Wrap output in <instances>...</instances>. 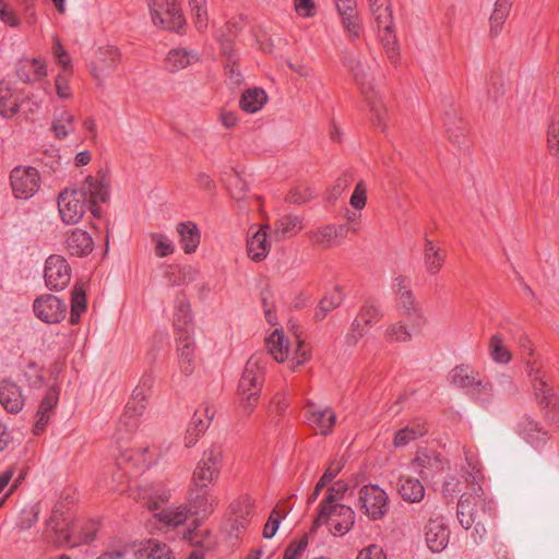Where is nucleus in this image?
<instances>
[{
	"instance_id": "41",
	"label": "nucleus",
	"mask_w": 559,
	"mask_h": 559,
	"mask_svg": "<svg viewBox=\"0 0 559 559\" xmlns=\"http://www.w3.org/2000/svg\"><path fill=\"white\" fill-rule=\"evenodd\" d=\"M254 500L248 496H241L234 500L229 506V513L234 520L240 524L248 521L253 515Z\"/></svg>"
},
{
	"instance_id": "14",
	"label": "nucleus",
	"mask_w": 559,
	"mask_h": 559,
	"mask_svg": "<svg viewBox=\"0 0 559 559\" xmlns=\"http://www.w3.org/2000/svg\"><path fill=\"white\" fill-rule=\"evenodd\" d=\"M424 537L430 551H443L450 542V530L443 518H430L424 526Z\"/></svg>"
},
{
	"instance_id": "6",
	"label": "nucleus",
	"mask_w": 559,
	"mask_h": 559,
	"mask_svg": "<svg viewBox=\"0 0 559 559\" xmlns=\"http://www.w3.org/2000/svg\"><path fill=\"white\" fill-rule=\"evenodd\" d=\"M145 407L143 405L127 404L119 419L117 430L114 433V440L119 447L120 454L129 451L124 445L128 444L140 426V418L143 416Z\"/></svg>"
},
{
	"instance_id": "45",
	"label": "nucleus",
	"mask_w": 559,
	"mask_h": 559,
	"mask_svg": "<svg viewBox=\"0 0 559 559\" xmlns=\"http://www.w3.org/2000/svg\"><path fill=\"white\" fill-rule=\"evenodd\" d=\"M47 75V67L38 59H33L29 64L21 67L17 70V76L25 83H34L43 80Z\"/></svg>"
},
{
	"instance_id": "32",
	"label": "nucleus",
	"mask_w": 559,
	"mask_h": 559,
	"mask_svg": "<svg viewBox=\"0 0 559 559\" xmlns=\"http://www.w3.org/2000/svg\"><path fill=\"white\" fill-rule=\"evenodd\" d=\"M343 64L352 72L356 83L360 86L362 93L371 88L369 75L362 67L359 59L348 50H345L342 56Z\"/></svg>"
},
{
	"instance_id": "47",
	"label": "nucleus",
	"mask_w": 559,
	"mask_h": 559,
	"mask_svg": "<svg viewBox=\"0 0 559 559\" xmlns=\"http://www.w3.org/2000/svg\"><path fill=\"white\" fill-rule=\"evenodd\" d=\"M86 310V294L82 284H75L71 292L70 322L76 324L81 314Z\"/></svg>"
},
{
	"instance_id": "29",
	"label": "nucleus",
	"mask_w": 559,
	"mask_h": 559,
	"mask_svg": "<svg viewBox=\"0 0 559 559\" xmlns=\"http://www.w3.org/2000/svg\"><path fill=\"white\" fill-rule=\"evenodd\" d=\"M176 229L180 236L183 251L188 254L195 252L201 240V234L197 224L191 221L181 222L177 225Z\"/></svg>"
},
{
	"instance_id": "2",
	"label": "nucleus",
	"mask_w": 559,
	"mask_h": 559,
	"mask_svg": "<svg viewBox=\"0 0 559 559\" xmlns=\"http://www.w3.org/2000/svg\"><path fill=\"white\" fill-rule=\"evenodd\" d=\"M267 364V355L264 353L253 354L247 361L245 370L239 380L238 393L246 406L251 412L261 393L264 381V371Z\"/></svg>"
},
{
	"instance_id": "18",
	"label": "nucleus",
	"mask_w": 559,
	"mask_h": 559,
	"mask_svg": "<svg viewBox=\"0 0 559 559\" xmlns=\"http://www.w3.org/2000/svg\"><path fill=\"white\" fill-rule=\"evenodd\" d=\"M178 334L177 355L179 368L185 376H190L195 367L194 340L189 330H183Z\"/></svg>"
},
{
	"instance_id": "13",
	"label": "nucleus",
	"mask_w": 559,
	"mask_h": 559,
	"mask_svg": "<svg viewBox=\"0 0 559 559\" xmlns=\"http://www.w3.org/2000/svg\"><path fill=\"white\" fill-rule=\"evenodd\" d=\"M528 377L533 388V394L539 408L559 401L558 394L549 383L546 373L534 365L528 366Z\"/></svg>"
},
{
	"instance_id": "38",
	"label": "nucleus",
	"mask_w": 559,
	"mask_h": 559,
	"mask_svg": "<svg viewBox=\"0 0 559 559\" xmlns=\"http://www.w3.org/2000/svg\"><path fill=\"white\" fill-rule=\"evenodd\" d=\"M19 96L5 83H0V115L10 119L20 110Z\"/></svg>"
},
{
	"instance_id": "15",
	"label": "nucleus",
	"mask_w": 559,
	"mask_h": 559,
	"mask_svg": "<svg viewBox=\"0 0 559 559\" xmlns=\"http://www.w3.org/2000/svg\"><path fill=\"white\" fill-rule=\"evenodd\" d=\"M222 468V456H203L193 472L195 485L200 488L207 487L218 479Z\"/></svg>"
},
{
	"instance_id": "30",
	"label": "nucleus",
	"mask_w": 559,
	"mask_h": 559,
	"mask_svg": "<svg viewBox=\"0 0 559 559\" xmlns=\"http://www.w3.org/2000/svg\"><path fill=\"white\" fill-rule=\"evenodd\" d=\"M265 345L269 354L278 362L287 359L289 354V342L282 330H274L265 340Z\"/></svg>"
},
{
	"instance_id": "58",
	"label": "nucleus",
	"mask_w": 559,
	"mask_h": 559,
	"mask_svg": "<svg viewBox=\"0 0 559 559\" xmlns=\"http://www.w3.org/2000/svg\"><path fill=\"white\" fill-rule=\"evenodd\" d=\"M195 20V26L202 31L207 26V10L205 0H188Z\"/></svg>"
},
{
	"instance_id": "23",
	"label": "nucleus",
	"mask_w": 559,
	"mask_h": 559,
	"mask_svg": "<svg viewBox=\"0 0 559 559\" xmlns=\"http://www.w3.org/2000/svg\"><path fill=\"white\" fill-rule=\"evenodd\" d=\"M59 401V391L55 386L47 389L44 399L41 400L38 411L36 413V421L34 425V433L40 435L47 427L50 415L53 412Z\"/></svg>"
},
{
	"instance_id": "11",
	"label": "nucleus",
	"mask_w": 559,
	"mask_h": 559,
	"mask_svg": "<svg viewBox=\"0 0 559 559\" xmlns=\"http://www.w3.org/2000/svg\"><path fill=\"white\" fill-rule=\"evenodd\" d=\"M378 31V37L392 62L399 57V44L394 32V19L392 10L372 15Z\"/></svg>"
},
{
	"instance_id": "57",
	"label": "nucleus",
	"mask_w": 559,
	"mask_h": 559,
	"mask_svg": "<svg viewBox=\"0 0 559 559\" xmlns=\"http://www.w3.org/2000/svg\"><path fill=\"white\" fill-rule=\"evenodd\" d=\"M370 111L372 115V121L374 124L380 127L382 131L385 130V117L388 115V108L381 97L376 96L374 98H369Z\"/></svg>"
},
{
	"instance_id": "52",
	"label": "nucleus",
	"mask_w": 559,
	"mask_h": 559,
	"mask_svg": "<svg viewBox=\"0 0 559 559\" xmlns=\"http://www.w3.org/2000/svg\"><path fill=\"white\" fill-rule=\"evenodd\" d=\"M51 129L57 138H66L74 130L73 116L67 110L57 112L53 117Z\"/></svg>"
},
{
	"instance_id": "33",
	"label": "nucleus",
	"mask_w": 559,
	"mask_h": 559,
	"mask_svg": "<svg viewBox=\"0 0 559 559\" xmlns=\"http://www.w3.org/2000/svg\"><path fill=\"white\" fill-rule=\"evenodd\" d=\"M200 272L192 265L169 266L166 278L171 286L189 285L198 280Z\"/></svg>"
},
{
	"instance_id": "53",
	"label": "nucleus",
	"mask_w": 559,
	"mask_h": 559,
	"mask_svg": "<svg viewBox=\"0 0 559 559\" xmlns=\"http://www.w3.org/2000/svg\"><path fill=\"white\" fill-rule=\"evenodd\" d=\"M132 497L135 499L144 500L146 501L150 509H157V501H167L168 500V493L164 490H157L154 487H147V488H139L136 490L132 489Z\"/></svg>"
},
{
	"instance_id": "8",
	"label": "nucleus",
	"mask_w": 559,
	"mask_h": 559,
	"mask_svg": "<svg viewBox=\"0 0 559 559\" xmlns=\"http://www.w3.org/2000/svg\"><path fill=\"white\" fill-rule=\"evenodd\" d=\"M44 278L50 290H62L71 281V267L68 261L59 254H51L46 259Z\"/></svg>"
},
{
	"instance_id": "56",
	"label": "nucleus",
	"mask_w": 559,
	"mask_h": 559,
	"mask_svg": "<svg viewBox=\"0 0 559 559\" xmlns=\"http://www.w3.org/2000/svg\"><path fill=\"white\" fill-rule=\"evenodd\" d=\"M40 502H34L26 506L20 513L16 526L21 531L31 528L37 521L40 513Z\"/></svg>"
},
{
	"instance_id": "64",
	"label": "nucleus",
	"mask_w": 559,
	"mask_h": 559,
	"mask_svg": "<svg viewBox=\"0 0 559 559\" xmlns=\"http://www.w3.org/2000/svg\"><path fill=\"white\" fill-rule=\"evenodd\" d=\"M540 411L548 426L559 425V401L542 407Z\"/></svg>"
},
{
	"instance_id": "26",
	"label": "nucleus",
	"mask_w": 559,
	"mask_h": 559,
	"mask_svg": "<svg viewBox=\"0 0 559 559\" xmlns=\"http://www.w3.org/2000/svg\"><path fill=\"white\" fill-rule=\"evenodd\" d=\"M478 376L479 372L472 366L462 364L451 369L448 374V380L451 385L467 393Z\"/></svg>"
},
{
	"instance_id": "39",
	"label": "nucleus",
	"mask_w": 559,
	"mask_h": 559,
	"mask_svg": "<svg viewBox=\"0 0 559 559\" xmlns=\"http://www.w3.org/2000/svg\"><path fill=\"white\" fill-rule=\"evenodd\" d=\"M214 415L215 411L213 407L209 405L200 407L194 412L191 418V421L188 427V432L195 433V436L203 435L210 427V424L213 420Z\"/></svg>"
},
{
	"instance_id": "4",
	"label": "nucleus",
	"mask_w": 559,
	"mask_h": 559,
	"mask_svg": "<svg viewBox=\"0 0 559 559\" xmlns=\"http://www.w3.org/2000/svg\"><path fill=\"white\" fill-rule=\"evenodd\" d=\"M183 0H150L152 21L166 29L178 32L185 25L181 9Z\"/></svg>"
},
{
	"instance_id": "54",
	"label": "nucleus",
	"mask_w": 559,
	"mask_h": 559,
	"mask_svg": "<svg viewBox=\"0 0 559 559\" xmlns=\"http://www.w3.org/2000/svg\"><path fill=\"white\" fill-rule=\"evenodd\" d=\"M310 238L323 248H332L338 245L336 240L335 225H325L310 233Z\"/></svg>"
},
{
	"instance_id": "28",
	"label": "nucleus",
	"mask_w": 559,
	"mask_h": 559,
	"mask_svg": "<svg viewBox=\"0 0 559 559\" xmlns=\"http://www.w3.org/2000/svg\"><path fill=\"white\" fill-rule=\"evenodd\" d=\"M480 502L477 495H462L457 503V520L462 527L468 530L476 521L475 507Z\"/></svg>"
},
{
	"instance_id": "9",
	"label": "nucleus",
	"mask_w": 559,
	"mask_h": 559,
	"mask_svg": "<svg viewBox=\"0 0 559 559\" xmlns=\"http://www.w3.org/2000/svg\"><path fill=\"white\" fill-rule=\"evenodd\" d=\"M67 310V304L50 294H43L33 302V311L36 318L48 324L61 322L66 318Z\"/></svg>"
},
{
	"instance_id": "59",
	"label": "nucleus",
	"mask_w": 559,
	"mask_h": 559,
	"mask_svg": "<svg viewBox=\"0 0 559 559\" xmlns=\"http://www.w3.org/2000/svg\"><path fill=\"white\" fill-rule=\"evenodd\" d=\"M152 241L155 245L156 254L160 258L170 255L175 250L174 242L166 235L155 233L152 235Z\"/></svg>"
},
{
	"instance_id": "22",
	"label": "nucleus",
	"mask_w": 559,
	"mask_h": 559,
	"mask_svg": "<svg viewBox=\"0 0 559 559\" xmlns=\"http://www.w3.org/2000/svg\"><path fill=\"white\" fill-rule=\"evenodd\" d=\"M64 246L71 255L84 257L93 251L94 241L86 230L75 228L66 235Z\"/></svg>"
},
{
	"instance_id": "51",
	"label": "nucleus",
	"mask_w": 559,
	"mask_h": 559,
	"mask_svg": "<svg viewBox=\"0 0 559 559\" xmlns=\"http://www.w3.org/2000/svg\"><path fill=\"white\" fill-rule=\"evenodd\" d=\"M192 321V312L190 308V304L187 301L186 297L180 294L177 297L175 305V323L174 325L178 329L179 333L183 330H189L186 328Z\"/></svg>"
},
{
	"instance_id": "55",
	"label": "nucleus",
	"mask_w": 559,
	"mask_h": 559,
	"mask_svg": "<svg viewBox=\"0 0 559 559\" xmlns=\"http://www.w3.org/2000/svg\"><path fill=\"white\" fill-rule=\"evenodd\" d=\"M153 385V377L144 374L140 383L132 392L131 400L127 404L143 405L146 408V400Z\"/></svg>"
},
{
	"instance_id": "35",
	"label": "nucleus",
	"mask_w": 559,
	"mask_h": 559,
	"mask_svg": "<svg viewBox=\"0 0 559 559\" xmlns=\"http://www.w3.org/2000/svg\"><path fill=\"white\" fill-rule=\"evenodd\" d=\"M266 102L267 95L265 91L259 87H252L243 92L239 100V106L243 111L254 114L262 109Z\"/></svg>"
},
{
	"instance_id": "21",
	"label": "nucleus",
	"mask_w": 559,
	"mask_h": 559,
	"mask_svg": "<svg viewBox=\"0 0 559 559\" xmlns=\"http://www.w3.org/2000/svg\"><path fill=\"white\" fill-rule=\"evenodd\" d=\"M305 418L308 425L321 435H328L335 425V414L330 407L319 409L313 404H309Z\"/></svg>"
},
{
	"instance_id": "1",
	"label": "nucleus",
	"mask_w": 559,
	"mask_h": 559,
	"mask_svg": "<svg viewBox=\"0 0 559 559\" xmlns=\"http://www.w3.org/2000/svg\"><path fill=\"white\" fill-rule=\"evenodd\" d=\"M109 198V188L104 179L87 177L80 187L66 188L58 195V211L61 221L67 225L79 223L86 211L99 217L100 203Z\"/></svg>"
},
{
	"instance_id": "60",
	"label": "nucleus",
	"mask_w": 559,
	"mask_h": 559,
	"mask_svg": "<svg viewBox=\"0 0 559 559\" xmlns=\"http://www.w3.org/2000/svg\"><path fill=\"white\" fill-rule=\"evenodd\" d=\"M356 210H362L367 203V187L364 180L357 182L349 201Z\"/></svg>"
},
{
	"instance_id": "36",
	"label": "nucleus",
	"mask_w": 559,
	"mask_h": 559,
	"mask_svg": "<svg viewBox=\"0 0 559 559\" xmlns=\"http://www.w3.org/2000/svg\"><path fill=\"white\" fill-rule=\"evenodd\" d=\"M466 394L479 405L488 406L493 400L492 383L479 374Z\"/></svg>"
},
{
	"instance_id": "27",
	"label": "nucleus",
	"mask_w": 559,
	"mask_h": 559,
	"mask_svg": "<svg viewBox=\"0 0 559 559\" xmlns=\"http://www.w3.org/2000/svg\"><path fill=\"white\" fill-rule=\"evenodd\" d=\"M399 307L402 310L403 316L411 322L413 329H418L425 324L426 318L416 301L413 292L399 297Z\"/></svg>"
},
{
	"instance_id": "25",
	"label": "nucleus",
	"mask_w": 559,
	"mask_h": 559,
	"mask_svg": "<svg viewBox=\"0 0 559 559\" xmlns=\"http://www.w3.org/2000/svg\"><path fill=\"white\" fill-rule=\"evenodd\" d=\"M335 5L341 15L342 25L348 34V37L352 40L358 39L361 35L362 27L356 12V0H354L353 4L338 2V4Z\"/></svg>"
},
{
	"instance_id": "44",
	"label": "nucleus",
	"mask_w": 559,
	"mask_h": 559,
	"mask_svg": "<svg viewBox=\"0 0 559 559\" xmlns=\"http://www.w3.org/2000/svg\"><path fill=\"white\" fill-rule=\"evenodd\" d=\"M400 495L405 501L419 502L425 497V488L418 479L401 478Z\"/></svg>"
},
{
	"instance_id": "3",
	"label": "nucleus",
	"mask_w": 559,
	"mask_h": 559,
	"mask_svg": "<svg viewBox=\"0 0 559 559\" xmlns=\"http://www.w3.org/2000/svg\"><path fill=\"white\" fill-rule=\"evenodd\" d=\"M335 497L330 493L321 503V508L314 526L323 524L329 525V530L333 535H345L354 525L355 512L352 508L344 504H334Z\"/></svg>"
},
{
	"instance_id": "48",
	"label": "nucleus",
	"mask_w": 559,
	"mask_h": 559,
	"mask_svg": "<svg viewBox=\"0 0 559 559\" xmlns=\"http://www.w3.org/2000/svg\"><path fill=\"white\" fill-rule=\"evenodd\" d=\"M383 337L390 343H406L412 341V331L402 322L388 323L383 330Z\"/></svg>"
},
{
	"instance_id": "7",
	"label": "nucleus",
	"mask_w": 559,
	"mask_h": 559,
	"mask_svg": "<svg viewBox=\"0 0 559 559\" xmlns=\"http://www.w3.org/2000/svg\"><path fill=\"white\" fill-rule=\"evenodd\" d=\"M359 502L365 514L372 521L381 520L389 511V497L378 485L364 486L359 491Z\"/></svg>"
},
{
	"instance_id": "50",
	"label": "nucleus",
	"mask_w": 559,
	"mask_h": 559,
	"mask_svg": "<svg viewBox=\"0 0 559 559\" xmlns=\"http://www.w3.org/2000/svg\"><path fill=\"white\" fill-rule=\"evenodd\" d=\"M170 548L162 542L151 539L139 550V559H170Z\"/></svg>"
},
{
	"instance_id": "5",
	"label": "nucleus",
	"mask_w": 559,
	"mask_h": 559,
	"mask_svg": "<svg viewBox=\"0 0 559 559\" xmlns=\"http://www.w3.org/2000/svg\"><path fill=\"white\" fill-rule=\"evenodd\" d=\"M11 187L16 199L28 200L36 194L40 188V175L31 166H17L10 175Z\"/></svg>"
},
{
	"instance_id": "49",
	"label": "nucleus",
	"mask_w": 559,
	"mask_h": 559,
	"mask_svg": "<svg viewBox=\"0 0 559 559\" xmlns=\"http://www.w3.org/2000/svg\"><path fill=\"white\" fill-rule=\"evenodd\" d=\"M488 352L490 358L497 364H508L511 361V353L504 346V340L500 334H493L489 340Z\"/></svg>"
},
{
	"instance_id": "62",
	"label": "nucleus",
	"mask_w": 559,
	"mask_h": 559,
	"mask_svg": "<svg viewBox=\"0 0 559 559\" xmlns=\"http://www.w3.org/2000/svg\"><path fill=\"white\" fill-rule=\"evenodd\" d=\"M392 292L397 296L401 297L402 295H406L412 290V280L408 276L399 274L395 275L392 278L391 283Z\"/></svg>"
},
{
	"instance_id": "10",
	"label": "nucleus",
	"mask_w": 559,
	"mask_h": 559,
	"mask_svg": "<svg viewBox=\"0 0 559 559\" xmlns=\"http://www.w3.org/2000/svg\"><path fill=\"white\" fill-rule=\"evenodd\" d=\"M514 432L535 450H540L550 439L540 421L528 414L522 415L514 426Z\"/></svg>"
},
{
	"instance_id": "40",
	"label": "nucleus",
	"mask_w": 559,
	"mask_h": 559,
	"mask_svg": "<svg viewBox=\"0 0 559 559\" xmlns=\"http://www.w3.org/2000/svg\"><path fill=\"white\" fill-rule=\"evenodd\" d=\"M445 253L436 248L431 240H426L424 252V265L430 275H436L442 269Z\"/></svg>"
},
{
	"instance_id": "63",
	"label": "nucleus",
	"mask_w": 559,
	"mask_h": 559,
	"mask_svg": "<svg viewBox=\"0 0 559 559\" xmlns=\"http://www.w3.org/2000/svg\"><path fill=\"white\" fill-rule=\"evenodd\" d=\"M308 546V537L304 536L297 542L290 543L284 554V559H297Z\"/></svg>"
},
{
	"instance_id": "46",
	"label": "nucleus",
	"mask_w": 559,
	"mask_h": 559,
	"mask_svg": "<svg viewBox=\"0 0 559 559\" xmlns=\"http://www.w3.org/2000/svg\"><path fill=\"white\" fill-rule=\"evenodd\" d=\"M511 5V2H507L504 0L496 1L493 11L489 19L490 34L492 36H497L501 32L502 26L510 13Z\"/></svg>"
},
{
	"instance_id": "19",
	"label": "nucleus",
	"mask_w": 559,
	"mask_h": 559,
	"mask_svg": "<svg viewBox=\"0 0 559 559\" xmlns=\"http://www.w3.org/2000/svg\"><path fill=\"white\" fill-rule=\"evenodd\" d=\"M428 431L427 420L423 417H415L395 432L393 444L396 449H402L412 441L426 436Z\"/></svg>"
},
{
	"instance_id": "61",
	"label": "nucleus",
	"mask_w": 559,
	"mask_h": 559,
	"mask_svg": "<svg viewBox=\"0 0 559 559\" xmlns=\"http://www.w3.org/2000/svg\"><path fill=\"white\" fill-rule=\"evenodd\" d=\"M343 467V457L333 460L326 467L322 477L319 479V487H325L328 484H330L337 476V474L342 471Z\"/></svg>"
},
{
	"instance_id": "31",
	"label": "nucleus",
	"mask_w": 559,
	"mask_h": 559,
	"mask_svg": "<svg viewBox=\"0 0 559 559\" xmlns=\"http://www.w3.org/2000/svg\"><path fill=\"white\" fill-rule=\"evenodd\" d=\"M221 53L225 57V69L230 80L235 83H240L242 80L241 73L237 67V53L233 48L230 38H225L223 35L218 37Z\"/></svg>"
},
{
	"instance_id": "34",
	"label": "nucleus",
	"mask_w": 559,
	"mask_h": 559,
	"mask_svg": "<svg viewBox=\"0 0 559 559\" xmlns=\"http://www.w3.org/2000/svg\"><path fill=\"white\" fill-rule=\"evenodd\" d=\"M190 514H194L200 518L209 516L216 506V499L209 495L206 491L192 492L189 499Z\"/></svg>"
},
{
	"instance_id": "12",
	"label": "nucleus",
	"mask_w": 559,
	"mask_h": 559,
	"mask_svg": "<svg viewBox=\"0 0 559 559\" xmlns=\"http://www.w3.org/2000/svg\"><path fill=\"white\" fill-rule=\"evenodd\" d=\"M378 31V37L392 62L399 57V44L394 32V19L392 10L372 15Z\"/></svg>"
},
{
	"instance_id": "42",
	"label": "nucleus",
	"mask_w": 559,
	"mask_h": 559,
	"mask_svg": "<svg viewBox=\"0 0 559 559\" xmlns=\"http://www.w3.org/2000/svg\"><path fill=\"white\" fill-rule=\"evenodd\" d=\"M189 515L190 511L186 506L170 507L155 513L159 522L173 527L182 525L188 520Z\"/></svg>"
},
{
	"instance_id": "20",
	"label": "nucleus",
	"mask_w": 559,
	"mask_h": 559,
	"mask_svg": "<svg viewBox=\"0 0 559 559\" xmlns=\"http://www.w3.org/2000/svg\"><path fill=\"white\" fill-rule=\"evenodd\" d=\"M199 52L186 47H176L168 51L165 58V68L170 73L179 72L199 62Z\"/></svg>"
},
{
	"instance_id": "37",
	"label": "nucleus",
	"mask_w": 559,
	"mask_h": 559,
	"mask_svg": "<svg viewBox=\"0 0 559 559\" xmlns=\"http://www.w3.org/2000/svg\"><path fill=\"white\" fill-rule=\"evenodd\" d=\"M304 228L301 216L286 214L275 222V234L281 238H290Z\"/></svg>"
},
{
	"instance_id": "24",
	"label": "nucleus",
	"mask_w": 559,
	"mask_h": 559,
	"mask_svg": "<svg viewBox=\"0 0 559 559\" xmlns=\"http://www.w3.org/2000/svg\"><path fill=\"white\" fill-rule=\"evenodd\" d=\"M266 228L267 226H260L248 237L247 253L254 262L264 260L269 254L271 242L267 239Z\"/></svg>"
},
{
	"instance_id": "16",
	"label": "nucleus",
	"mask_w": 559,
	"mask_h": 559,
	"mask_svg": "<svg viewBox=\"0 0 559 559\" xmlns=\"http://www.w3.org/2000/svg\"><path fill=\"white\" fill-rule=\"evenodd\" d=\"M0 404L10 414H19L25 404L21 386L10 379L0 381Z\"/></svg>"
},
{
	"instance_id": "17",
	"label": "nucleus",
	"mask_w": 559,
	"mask_h": 559,
	"mask_svg": "<svg viewBox=\"0 0 559 559\" xmlns=\"http://www.w3.org/2000/svg\"><path fill=\"white\" fill-rule=\"evenodd\" d=\"M384 317L383 308L373 300H366L361 306L357 318L352 324V330L358 336L365 333V326H373Z\"/></svg>"
},
{
	"instance_id": "43",
	"label": "nucleus",
	"mask_w": 559,
	"mask_h": 559,
	"mask_svg": "<svg viewBox=\"0 0 559 559\" xmlns=\"http://www.w3.org/2000/svg\"><path fill=\"white\" fill-rule=\"evenodd\" d=\"M100 55L104 57L102 63L93 69V75L97 80L106 76L120 60L119 50L114 47H107L104 50H100Z\"/></svg>"
}]
</instances>
